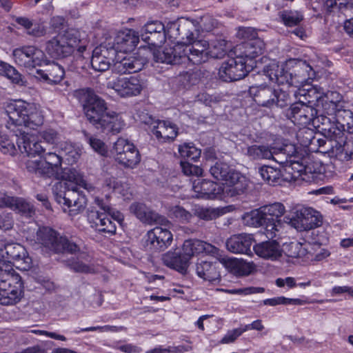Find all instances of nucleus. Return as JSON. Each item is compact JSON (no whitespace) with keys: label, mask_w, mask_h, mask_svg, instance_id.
Here are the masks:
<instances>
[{"label":"nucleus","mask_w":353,"mask_h":353,"mask_svg":"<svg viewBox=\"0 0 353 353\" xmlns=\"http://www.w3.org/2000/svg\"><path fill=\"white\" fill-rule=\"evenodd\" d=\"M107 88L121 97H131L140 94L144 85L137 76L119 77L108 81Z\"/></svg>","instance_id":"14"},{"label":"nucleus","mask_w":353,"mask_h":353,"mask_svg":"<svg viewBox=\"0 0 353 353\" xmlns=\"http://www.w3.org/2000/svg\"><path fill=\"white\" fill-rule=\"evenodd\" d=\"M319 110L303 102L294 103L288 109L287 117L295 125L305 126L312 123L316 129L315 121L319 118Z\"/></svg>","instance_id":"15"},{"label":"nucleus","mask_w":353,"mask_h":353,"mask_svg":"<svg viewBox=\"0 0 353 353\" xmlns=\"http://www.w3.org/2000/svg\"><path fill=\"white\" fill-rule=\"evenodd\" d=\"M199 30L210 32L215 26V21L210 16H204L200 19L199 21H196Z\"/></svg>","instance_id":"62"},{"label":"nucleus","mask_w":353,"mask_h":353,"mask_svg":"<svg viewBox=\"0 0 353 353\" xmlns=\"http://www.w3.org/2000/svg\"><path fill=\"white\" fill-rule=\"evenodd\" d=\"M292 72H290V85L299 87L315 77V71L305 61L294 60Z\"/></svg>","instance_id":"21"},{"label":"nucleus","mask_w":353,"mask_h":353,"mask_svg":"<svg viewBox=\"0 0 353 353\" xmlns=\"http://www.w3.org/2000/svg\"><path fill=\"white\" fill-rule=\"evenodd\" d=\"M130 212L140 221H157L160 217L143 203H134L130 207Z\"/></svg>","instance_id":"40"},{"label":"nucleus","mask_w":353,"mask_h":353,"mask_svg":"<svg viewBox=\"0 0 353 353\" xmlns=\"http://www.w3.org/2000/svg\"><path fill=\"white\" fill-rule=\"evenodd\" d=\"M252 243L253 238L251 234H240L229 238L226 241V247L232 253L250 255Z\"/></svg>","instance_id":"27"},{"label":"nucleus","mask_w":353,"mask_h":353,"mask_svg":"<svg viewBox=\"0 0 353 353\" xmlns=\"http://www.w3.org/2000/svg\"><path fill=\"white\" fill-rule=\"evenodd\" d=\"M91 227L99 232L105 234H113L116 232V225L114 222H94Z\"/></svg>","instance_id":"56"},{"label":"nucleus","mask_w":353,"mask_h":353,"mask_svg":"<svg viewBox=\"0 0 353 353\" xmlns=\"http://www.w3.org/2000/svg\"><path fill=\"white\" fill-rule=\"evenodd\" d=\"M261 178L268 184L274 185L281 177V171L271 166H262L259 169Z\"/></svg>","instance_id":"47"},{"label":"nucleus","mask_w":353,"mask_h":353,"mask_svg":"<svg viewBox=\"0 0 353 353\" xmlns=\"http://www.w3.org/2000/svg\"><path fill=\"white\" fill-rule=\"evenodd\" d=\"M254 101L266 108H283L289 102V94L281 89L276 90L267 85H252L249 90Z\"/></svg>","instance_id":"9"},{"label":"nucleus","mask_w":353,"mask_h":353,"mask_svg":"<svg viewBox=\"0 0 353 353\" xmlns=\"http://www.w3.org/2000/svg\"><path fill=\"white\" fill-rule=\"evenodd\" d=\"M283 165L287 169H291L294 172L299 174V175L307 172V167L303 163V162L299 161V158L290 159L288 163Z\"/></svg>","instance_id":"58"},{"label":"nucleus","mask_w":353,"mask_h":353,"mask_svg":"<svg viewBox=\"0 0 353 353\" xmlns=\"http://www.w3.org/2000/svg\"><path fill=\"white\" fill-rule=\"evenodd\" d=\"M279 17L285 26H294L298 25L303 19V15L298 11L283 10L279 13Z\"/></svg>","instance_id":"48"},{"label":"nucleus","mask_w":353,"mask_h":353,"mask_svg":"<svg viewBox=\"0 0 353 353\" xmlns=\"http://www.w3.org/2000/svg\"><path fill=\"white\" fill-rule=\"evenodd\" d=\"M170 245L163 240H160L159 237L149 231L147 234V239L145 241V247L148 250L152 253H159L165 250Z\"/></svg>","instance_id":"46"},{"label":"nucleus","mask_w":353,"mask_h":353,"mask_svg":"<svg viewBox=\"0 0 353 353\" xmlns=\"http://www.w3.org/2000/svg\"><path fill=\"white\" fill-rule=\"evenodd\" d=\"M0 256L5 262L12 263L21 270H28L32 263L26 248L17 243H8L0 247Z\"/></svg>","instance_id":"13"},{"label":"nucleus","mask_w":353,"mask_h":353,"mask_svg":"<svg viewBox=\"0 0 353 353\" xmlns=\"http://www.w3.org/2000/svg\"><path fill=\"white\" fill-rule=\"evenodd\" d=\"M23 284L20 275L13 269L3 270L0 267V303L13 305L21 300Z\"/></svg>","instance_id":"7"},{"label":"nucleus","mask_w":353,"mask_h":353,"mask_svg":"<svg viewBox=\"0 0 353 353\" xmlns=\"http://www.w3.org/2000/svg\"><path fill=\"white\" fill-rule=\"evenodd\" d=\"M81 100L87 119L97 129L108 134H117L125 125L121 117L112 111H108L105 101L92 90H82Z\"/></svg>","instance_id":"1"},{"label":"nucleus","mask_w":353,"mask_h":353,"mask_svg":"<svg viewBox=\"0 0 353 353\" xmlns=\"http://www.w3.org/2000/svg\"><path fill=\"white\" fill-rule=\"evenodd\" d=\"M197 275L205 281L210 283L219 282L221 276L217 268L213 263L208 261H201L196 265Z\"/></svg>","instance_id":"37"},{"label":"nucleus","mask_w":353,"mask_h":353,"mask_svg":"<svg viewBox=\"0 0 353 353\" xmlns=\"http://www.w3.org/2000/svg\"><path fill=\"white\" fill-rule=\"evenodd\" d=\"M115 49L108 44L101 45L94 48L91 59L92 68L98 72L108 70L112 62V70L118 74L134 73L141 70L147 63L146 58L138 54L117 58Z\"/></svg>","instance_id":"2"},{"label":"nucleus","mask_w":353,"mask_h":353,"mask_svg":"<svg viewBox=\"0 0 353 353\" xmlns=\"http://www.w3.org/2000/svg\"><path fill=\"white\" fill-rule=\"evenodd\" d=\"M37 239L48 250L56 253L68 252L73 254L79 250V245L68 239L59 236L58 233L51 228H39L37 232Z\"/></svg>","instance_id":"11"},{"label":"nucleus","mask_w":353,"mask_h":353,"mask_svg":"<svg viewBox=\"0 0 353 353\" xmlns=\"http://www.w3.org/2000/svg\"><path fill=\"white\" fill-rule=\"evenodd\" d=\"M255 254L266 260L275 261L282 256V248L276 240H268L253 246Z\"/></svg>","instance_id":"26"},{"label":"nucleus","mask_w":353,"mask_h":353,"mask_svg":"<svg viewBox=\"0 0 353 353\" xmlns=\"http://www.w3.org/2000/svg\"><path fill=\"white\" fill-rule=\"evenodd\" d=\"M164 25L159 21L147 23L141 30V38L154 46L161 45L165 41Z\"/></svg>","instance_id":"24"},{"label":"nucleus","mask_w":353,"mask_h":353,"mask_svg":"<svg viewBox=\"0 0 353 353\" xmlns=\"http://www.w3.org/2000/svg\"><path fill=\"white\" fill-rule=\"evenodd\" d=\"M163 264L181 273H185L188 267L187 257L179 252H168L162 255Z\"/></svg>","instance_id":"33"},{"label":"nucleus","mask_w":353,"mask_h":353,"mask_svg":"<svg viewBox=\"0 0 353 353\" xmlns=\"http://www.w3.org/2000/svg\"><path fill=\"white\" fill-rule=\"evenodd\" d=\"M193 190L196 194L195 196L201 199H223L224 194H228V189L222 185L205 179L194 181Z\"/></svg>","instance_id":"19"},{"label":"nucleus","mask_w":353,"mask_h":353,"mask_svg":"<svg viewBox=\"0 0 353 353\" xmlns=\"http://www.w3.org/2000/svg\"><path fill=\"white\" fill-rule=\"evenodd\" d=\"M139 41L138 33L132 29L121 30L116 34L112 43H108V46L115 49L116 54L132 51Z\"/></svg>","instance_id":"20"},{"label":"nucleus","mask_w":353,"mask_h":353,"mask_svg":"<svg viewBox=\"0 0 353 353\" xmlns=\"http://www.w3.org/2000/svg\"><path fill=\"white\" fill-rule=\"evenodd\" d=\"M180 20L174 22H170L165 27L163 33L165 34V40L168 39L172 42H176V45L180 43Z\"/></svg>","instance_id":"49"},{"label":"nucleus","mask_w":353,"mask_h":353,"mask_svg":"<svg viewBox=\"0 0 353 353\" xmlns=\"http://www.w3.org/2000/svg\"><path fill=\"white\" fill-rule=\"evenodd\" d=\"M274 161L281 165L288 163L290 159H299L297 150L294 144L283 143L282 145H274Z\"/></svg>","instance_id":"34"},{"label":"nucleus","mask_w":353,"mask_h":353,"mask_svg":"<svg viewBox=\"0 0 353 353\" xmlns=\"http://www.w3.org/2000/svg\"><path fill=\"white\" fill-rule=\"evenodd\" d=\"M266 76L270 80L278 84H290V72L285 71L282 65L272 64L268 66Z\"/></svg>","instance_id":"39"},{"label":"nucleus","mask_w":353,"mask_h":353,"mask_svg":"<svg viewBox=\"0 0 353 353\" xmlns=\"http://www.w3.org/2000/svg\"><path fill=\"white\" fill-rule=\"evenodd\" d=\"M150 231L153 233L155 236H157L160 240H163L169 245L171 244L172 241V234L168 230L161 227H156Z\"/></svg>","instance_id":"59"},{"label":"nucleus","mask_w":353,"mask_h":353,"mask_svg":"<svg viewBox=\"0 0 353 353\" xmlns=\"http://www.w3.org/2000/svg\"><path fill=\"white\" fill-rule=\"evenodd\" d=\"M62 163L61 156L56 151H46L41 158L28 159L26 162L28 172L39 176L51 178L57 174Z\"/></svg>","instance_id":"10"},{"label":"nucleus","mask_w":353,"mask_h":353,"mask_svg":"<svg viewBox=\"0 0 353 353\" xmlns=\"http://www.w3.org/2000/svg\"><path fill=\"white\" fill-rule=\"evenodd\" d=\"M134 145L132 143H130L128 140L119 138L114 143L113 150L114 152V157L117 160V157L123 156L127 152L133 150Z\"/></svg>","instance_id":"51"},{"label":"nucleus","mask_w":353,"mask_h":353,"mask_svg":"<svg viewBox=\"0 0 353 353\" xmlns=\"http://www.w3.org/2000/svg\"><path fill=\"white\" fill-rule=\"evenodd\" d=\"M88 143L90 147L101 156H105L108 152L105 144L99 139L95 137H88Z\"/></svg>","instance_id":"53"},{"label":"nucleus","mask_w":353,"mask_h":353,"mask_svg":"<svg viewBox=\"0 0 353 353\" xmlns=\"http://www.w3.org/2000/svg\"><path fill=\"white\" fill-rule=\"evenodd\" d=\"M256 66L255 61H245L243 56L237 55L224 61L218 72L220 79L230 82L244 78Z\"/></svg>","instance_id":"12"},{"label":"nucleus","mask_w":353,"mask_h":353,"mask_svg":"<svg viewBox=\"0 0 353 353\" xmlns=\"http://www.w3.org/2000/svg\"><path fill=\"white\" fill-rule=\"evenodd\" d=\"M63 177L71 184L65 183L68 190L63 194H57L56 199L59 203L67 207L68 212L70 216H74L84 208L85 199L80 196L79 188H83L88 192H92L94 188L74 168L65 169Z\"/></svg>","instance_id":"5"},{"label":"nucleus","mask_w":353,"mask_h":353,"mask_svg":"<svg viewBox=\"0 0 353 353\" xmlns=\"http://www.w3.org/2000/svg\"><path fill=\"white\" fill-rule=\"evenodd\" d=\"M16 137V141L19 151L22 154H26L28 157H34L37 155L41 158L43 154L47 150L44 142H42L41 141H36L34 140H31L29 133L26 134H19V136Z\"/></svg>","instance_id":"23"},{"label":"nucleus","mask_w":353,"mask_h":353,"mask_svg":"<svg viewBox=\"0 0 353 353\" xmlns=\"http://www.w3.org/2000/svg\"><path fill=\"white\" fill-rule=\"evenodd\" d=\"M8 207L17 210L26 218H31L34 214V208L32 204L25 199L19 197L0 195V208Z\"/></svg>","instance_id":"25"},{"label":"nucleus","mask_w":353,"mask_h":353,"mask_svg":"<svg viewBox=\"0 0 353 353\" xmlns=\"http://www.w3.org/2000/svg\"><path fill=\"white\" fill-rule=\"evenodd\" d=\"M233 205L219 208H197L194 210V214L200 219L212 220L233 211Z\"/></svg>","instance_id":"38"},{"label":"nucleus","mask_w":353,"mask_h":353,"mask_svg":"<svg viewBox=\"0 0 353 353\" xmlns=\"http://www.w3.org/2000/svg\"><path fill=\"white\" fill-rule=\"evenodd\" d=\"M264 48V42L260 38L254 37L239 46L240 50H243L239 56H243L248 62H250V60L254 61V59L263 53Z\"/></svg>","instance_id":"32"},{"label":"nucleus","mask_w":353,"mask_h":353,"mask_svg":"<svg viewBox=\"0 0 353 353\" xmlns=\"http://www.w3.org/2000/svg\"><path fill=\"white\" fill-rule=\"evenodd\" d=\"M297 138L300 141L301 144L304 146H309L315 142V137L313 136L312 131L310 129L300 130L297 133Z\"/></svg>","instance_id":"54"},{"label":"nucleus","mask_w":353,"mask_h":353,"mask_svg":"<svg viewBox=\"0 0 353 353\" xmlns=\"http://www.w3.org/2000/svg\"><path fill=\"white\" fill-rule=\"evenodd\" d=\"M94 199L95 204L99 207L100 211L92 212V219H99V221L109 220L110 219L114 221H123V214L117 209L110 207L103 199L95 196Z\"/></svg>","instance_id":"29"},{"label":"nucleus","mask_w":353,"mask_h":353,"mask_svg":"<svg viewBox=\"0 0 353 353\" xmlns=\"http://www.w3.org/2000/svg\"><path fill=\"white\" fill-rule=\"evenodd\" d=\"M227 42L224 39H216L208 41L207 52L208 57L212 59H222L227 54Z\"/></svg>","instance_id":"41"},{"label":"nucleus","mask_w":353,"mask_h":353,"mask_svg":"<svg viewBox=\"0 0 353 353\" xmlns=\"http://www.w3.org/2000/svg\"><path fill=\"white\" fill-rule=\"evenodd\" d=\"M0 150L3 154H8L11 156L15 155L19 150V148L16 147L14 142L7 139L6 138L1 137L0 139Z\"/></svg>","instance_id":"55"},{"label":"nucleus","mask_w":353,"mask_h":353,"mask_svg":"<svg viewBox=\"0 0 353 353\" xmlns=\"http://www.w3.org/2000/svg\"><path fill=\"white\" fill-rule=\"evenodd\" d=\"M141 161V155L139 150L134 146L125 154L117 157V161L125 168H133L137 165Z\"/></svg>","instance_id":"44"},{"label":"nucleus","mask_w":353,"mask_h":353,"mask_svg":"<svg viewBox=\"0 0 353 353\" xmlns=\"http://www.w3.org/2000/svg\"><path fill=\"white\" fill-rule=\"evenodd\" d=\"M352 111L344 109L340 101H325L322 106V111L315 121L317 130L326 138L337 140L343 137L344 128L343 123Z\"/></svg>","instance_id":"4"},{"label":"nucleus","mask_w":353,"mask_h":353,"mask_svg":"<svg viewBox=\"0 0 353 353\" xmlns=\"http://www.w3.org/2000/svg\"><path fill=\"white\" fill-rule=\"evenodd\" d=\"M86 43L79 30L70 28L47 41L46 50L53 58H64L72 54L76 48L79 53L84 52Z\"/></svg>","instance_id":"6"},{"label":"nucleus","mask_w":353,"mask_h":353,"mask_svg":"<svg viewBox=\"0 0 353 353\" xmlns=\"http://www.w3.org/2000/svg\"><path fill=\"white\" fill-rule=\"evenodd\" d=\"M291 213L292 214V216H285L289 221H302L303 219L322 221L323 219L321 212L310 207L296 206L292 209Z\"/></svg>","instance_id":"36"},{"label":"nucleus","mask_w":353,"mask_h":353,"mask_svg":"<svg viewBox=\"0 0 353 353\" xmlns=\"http://www.w3.org/2000/svg\"><path fill=\"white\" fill-rule=\"evenodd\" d=\"M27 34L34 37H41L46 34V28L43 23L33 21V26H31Z\"/></svg>","instance_id":"60"},{"label":"nucleus","mask_w":353,"mask_h":353,"mask_svg":"<svg viewBox=\"0 0 353 353\" xmlns=\"http://www.w3.org/2000/svg\"><path fill=\"white\" fill-rule=\"evenodd\" d=\"M210 172L214 179L225 181L227 185L223 187L228 189V195L230 196L239 195L248 188L246 179L239 172L230 169L225 163H216L210 168Z\"/></svg>","instance_id":"8"},{"label":"nucleus","mask_w":353,"mask_h":353,"mask_svg":"<svg viewBox=\"0 0 353 353\" xmlns=\"http://www.w3.org/2000/svg\"><path fill=\"white\" fill-rule=\"evenodd\" d=\"M179 152L182 157L193 161H196L201 156V150L190 143L179 145Z\"/></svg>","instance_id":"50"},{"label":"nucleus","mask_w":353,"mask_h":353,"mask_svg":"<svg viewBox=\"0 0 353 353\" xmlns=\"http://www.w3.org/2000/svg\"><path fill=\"white\" fill-rule=\"evenodd\" d=\"M0 74L6 76L13 83L19 85H24L21 74L12 65L4 63H0Z\"/></svg>","instance_id":"45"},{"label":"nucleus","mask_w":353,"mask_h":353,"mask_svg":"<svg viewBox=\"0 0 353 353\" xmlns=\"http://www.w3.org/2000/svg\"><path fill=\"white\" fill-rule=\"evenodd\" d=\"M203 241L198 239H188L183 245V254L187 257L188 261L194 254L203 252Z\"/></svg>","instance_id":"43"},{"label":"nucleus","mask_w":353,"mask_h":353,"mask_svg":"<svg viewBox=\"0 0 353 353\" xmlns=\"http://www.w3.org/2000/svg\"><path fill=\"white\" fill-rule=\"evenodd\" d=\"M6 112L8 117L6 127L16 137L28 134L26 129L37 130L44 122L39 107L23 100H16L7 104Z\"/></svg>","instance_id":"3"},{"label":"nucleus","mask_w":353,"mask_h":353,"mask_svg":"<svg viewBox=\"0 0 353 353\" xmlns=\"http://www.w3.org/2000/svg\"><path fill=\"white\" fill-rule=\"evenodd\" d=\"M72 270L77 272L91 273L93 268L83 262L75 261L68 264Z\"/></svg>","instance_id":"64"},{"label":"nucleus","mask_w":353,"mask_h":353,"mask_svg":"<svg viewBox=\"0 0 353 353\" xmlns=\"http://www.w3.org/2000/svg\"><path fill=\"white\" fill-rule=\"evenodd\" d=\"M145 123L156 138L160 141L173 140L177 135L176 126L168 121L155 120L150 117Z\"/></svg>","instance_id":"22"},{"label":"nucleus","mask_w":353,"mask_h":353,"mask_svg":"<svg viewBox=\"0 0 353 353\" xmlns=\"http://www.w3.org/2000/svg\"><path fill=\"white\" fill-rule=\"evenodd\" d=\"M12 56L15 63L22 67L31 70L37 66H42L45 62L44 53L37 48L28 46L13 50Z\"/></svg>","instance_id":"16"},{"label":"nucleus","mask_w":353,"mask_h":353,"mask_svg":"<svg viewBox=\"0 0 353 353\" xmlns=\"http://www.w3.org/2000/svg\"><path fill=\"white\" fill-rule=\"evenodd\" d=\"M298 232H308L321 226L319 222H287Z\"/></svg>","instance_id":"57"},{"label":"nucleus","mask_w":353,"mask_h":353,"mask_svg":"<svg viewBox=\"0 0 353 353\" xmlns=\"http://www.w3.org/2000/svg\"><path fill=\"white\" fill-rule=\"evenodd\" d=\"M265 235L270 240L276 236L279 232V228H281V222H265Z\"/></svg>","instance_id":"63"},{"label":"nucleus","mask_w":353,"mask_h":353,"mask_svg":"<svg viewBox=\"0 0 353 353\" xmlns=\"http://www.w3.org/2000/svg\"><path fill=\"white\" fill-rule=\"evenodd\" d=\"M43 67V69L37 70L38 77L51 83H57L62 80L65 71L61 65L55 62H51L46 63Z\"/></svg>","instance_id":"31"},{"label":"nucleus","mask_w":353,"mask_h":353,"mask_svg":"<svg viewBox=\"0 0 353 353\" xmlns=\"http://www.w3.org/2000/svg\"><path fill=\"white\" fill-rule=\"evenodd\" d=\"M285 212L284 205L280 202H275L245 212L241 218L243 220L250 221H281V218Z\"/></svg>","instance_id":"17"},{"label":"nucleus","mask_w":353,"mask_h":353,"mask_svg":"<svg viewBox=\"0 0 353 353\" xmlns=\"http://www.w3.org/2000/svg\"><path fill=\"white\" fill-rule=\"evenodd\" d=\"M208 41L196 40L188 45L180 44L181 62L190 61L195 65H199L209 60L207 52Z\"/></svg>","instance_id":"18"},{"label":"nucleus","mask_w":353,"mask_h":353,"mask_svg":"<svg viewBox=\"0 0 353 353\" xmlns=\"http://www.w3.org/2000/svg\"><path fill=\"white\" fill-rule=\"evenodd\" d=\"M42 139L49 144H54L60 139L59 134L54 129H47L41 134Z\"/></svg>","instance_id":"61"},{"label":"nucleus","mask_w":353,"mask_h":353,"mask_svg":"<svg viewBox=\"0 0 353 353\" xmlns=\"http://www.w3.org/2000/svg\"><path fill=\"white\" fill-rule=\"evenodd\" d=\"M168 214L170 219L188 220L192 217V214L190 212L179 205L171 207L168 210Z\"/></svg>","instance_id":"52"},{"label":"nucleus","mask_w":353,"mask_h":353,"mask_svg":"<svg viewBox=\"0 0 353 353\" xmlns=\"http://www.w3.org/2000/svg\"><path fill=\"white\" fill-rule=\"evenodd\" d=\"M180 44L173 47L159 48L152 52L153 59L156 62L167 64H180L181 62Z\"/></svg>","instance_id":"28"},{"label":"nucleus","mask_w":353,"mask_h":353,"mask_svg":"<svg viewBox=\"0 0 353 353\" xmlns=\"http://www.w3.org/2000/svg\"><path fill=\"white\" fill-rule=\"evenodd\" d=\"M180 43L188 45L194 41L199 34L196 21L188 19H180Z\"/></svg>","instance_id":"30"},{"label":"nucleus","mask_w":353,"mask_h":353,"mask_svg":"<svg viewBox=\"0 0 353 353\" xmlns=\"http://www.w3.org/2000/svg\"><path fill=\"white\" fill-rule=\"evenodd\" d=\"M274 146L268 145H252L248 146L245 154L252 160L274 159Z\"/></svg>","instance_id":"35"},{"label":"nucleus","mask_w":353,"mask_h":353,"mask_svg":"<svg viewBox=\"0 0 353 353\" xmlns=\"http://www.w3.org/2000/svg\"><path fill=\"white\" fill-rule=\"evenodd\" d=\"M323 7L327 12L340 11L346 16V12L352 10L350 0H323Z\"/></svg>","instance_id":"42"}]
</instances>
